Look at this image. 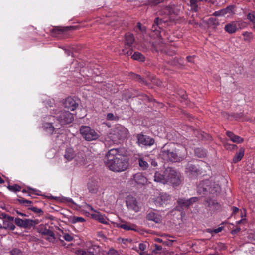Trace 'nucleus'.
<instances>
[{
    "mask_svg": "<svg viewBox=\"0 0 255 255\" xmlns=\"http://www.w3.org/2000/svg\"><path fill=\"white\" fill-rule=\"evenodd\" d=\"M212 186V181L209 180L203 181L200 182L198 187V192L199 194H206L209 193L210 187Z\"/></svg>",
    "mask_w": 255,
    "mask_h": 255,
    "instance_id": "nucleus-10",
    "label": "nucleus"
},
{
    "mask_svg": "<svg viewBox=\"0 0 255 255\" xmlns=\"http://www.w3.org/2000/svg\"><path fill=\"white\" fill-rule=\"evenodd\" d=\"M224 146L227 150H234L237 148V146L236 145L231 144L228 143H224Z\"/></svg>",
    "mask_w": 255,
    "mask_h": 255,
    "instance_id": "nucleus-42",
    "label": "nucleus"
},
{
    "mask_svg": "<svg viewBox=\"0 0 255 255\" xmlns=\"http://www.w3.org/2000/svg\"><path fill=\"white\" fill-rule=\"evenodd\" d=\"M247 19L251 22L254 25H255V12L252 11L249 13L247 15Z\"/></svg>",
    "mask_w": 255,
    "mask_h": 255,
    "instance_id": "nucleus-33",
    "label": "nucleus"
},
{
    "mask_svg": "<svg viewBox=\"0 0 255 255\" xmlns=\"http://www.w3.org/2000/svg\"><path fill=\"white\" fill-rule=\"evenodd\" d=\"M38 223L37 220H33L30 219H26L23 220V227L26 228L33 227Z\"/></svg>",
    "mask_w": 255,
    "mask_h": 255,
    "instance_id": "nucleus-27",
    "label": "nucleus"
},
{
    "mask_svg": "<svg viewBox=\"0 0 255 255\" xmlns=\"http://www.w3.org/2000/svg\"><path fill=\"white\" fill-rule=\"evenodd\" d=\"M86 249L87 255H102L101 248L98 245L90 244L88 246L87 244L86 245Z\"/></svg>",
    "mask_w": 255,
    "mask_h": 255,
    "instance_id": "nucleus-11",
    "label": "nucleus"
},
{
    "mask_svg": "<svg viewBox=\"0 0 255 255\" xmlns=\"http://www.w3.org/2000/svg\"><path fill=\"white\" fill-rule=\"evenodd\" d=\"M30 209L32 211H33L36 213H40V212H42V210L41 209H39V208H37L36 207H32V208H31Z\"/></svg>",
    "mask_w": 255,
    "mask_h": 255,
    "instance_id": "nucleus-58",
    "label": "nucleus"
},
{
    "mask_svg": "<svg viewBox=\"0 0 255 255\" xmlns=\"http://www.w3.org/2000/svg\"><path fill=\"white\" fill-rule=\"evenodd\" d=\"M209 205L213 206L216 209H218L220 207V205L218 202L215 201H212L209 203Z\"/></svg>",
    "mask_w": 255,
    "mask_h": 255,
    "instance_id": "nucleus-51",
    "label": "nucleus"
},
{
    "mask_svg": "<svg viewBox=\"0 0 255 255\" xmlns=\"http://www.w3.org/2000/svg\"><path fill=\"white\" fill-rule=\"evenodd\" d=\"M137 27L141 32H145L146 30L145 27H142L140 23H138Z\"/></svg>",
    "mask_w": 255,
    "mask_h": 255,
    "instance_id": "nucleus-55",
    "label": "nucleus"
},
{
    "mask_svg": "<svg viewBox=\"0 0 255 255\" xmlns=\"http://www.w3.org/2000/svg\"><path fill=\"white\" fill-rule=\"evenodd\" d=\"M223 227H219V228L214 229V230L211 229H206V232H208V233H210L211 234H213V233L216 234V233H218L221 232L222 230H223Z\"/></svg>",
    "mask_w": 255,
    "mask_h": 255,
    "instance_id": "nucleus-39",
    "label": "nucleus"
},
{
    "mask_svg": "<svg viewBox=\"0 0 255 255\" xmlns=\"http://www.w3.org/2000/svg\"><path fill=\"white\" fill-rule=\"evenodd\" d=\"M132 58L134 60H138L141 62L145 60L144 56L139 52H135L132 56Z\"/></svg>",
    "mask_w": 255,
    "mask_h": 255,
    "instance_id": "nucleus-31",
    "label": "nucleus"
},
{
    "mask_svg": "<svg viewBox=\"0 0 255 255\" xmlns=\"http://www.w3.org/2000/svg\"><path fill=\"white\" fill-rule=\"evenodd\" d=\"M218 247L220 250H224L226 248L225 245L222 243H219L218 244Z\"/></svg>",
    "mask_w": 255,
    "mask_h": 255,
    "instance_id": "nucleus-56",
    "label": "nucleus"
},
{
    "mask_svg": "<svg viewBox=\"0 0 255 255\" xmlns=\"http://www.w3.org/2000/svg\"><path fill=\"white\" fill-rule=\"evenodd\" d=\"M177 202L178 204L182 207H188L189 206V203L188 202V200L181 198L179 199Z\"/></svg>",
    "mask_w": 255,
    "mask_h": 255,
    "instance_id": "nucleus-34",
    "label": "nucleus"
},
{
    "mask_svg": "<svg viewBox=\"0 0 255 255\" xmlns=\"http://www.w3.org/2000/svg\"><path fill=\"white\" fill-rule=\"evenodd\" d=\"M126 205L128 208L136 212L139 211V206L135 197L131 195L128 196L126 200Z\"/></svg>",
    "mask_w": 255,
    "mask_h": 255,
    "instance_id": "nucleus-8",
    "label": "nucleus"
},
{
    "mask_svg": "<svg viewBox=\"0 0 255 255\" xmlns=\"http://www.w3.org/2000/svg\"><path fill=\"white\" fill-rule=\"evenodd\" d=\"M48 235L49 242H52L57 245H59L63 242V240L59 239V238L55 237L54 233L50 229H49Z\"/></svg>",
    "mask_w": 255,
    "mask_h": 255,
    "instance_id": "nucleus-22",
    "label": "nucleus"
},
{
    "mask_svg": "<svg viewBox=\"0 0 255 255\" xmlns=\"http://www.w3.org/2000/svg\"><path fill=\"white\" fill-rule=\"evenodd\" d=\"M85 221V219L81 217H77V216H74L71 217L69 218V222L73 224H75L77 222H84Z\"/></svg>",
    "mask_w": 255,
    "mask_h": 255,
    "instance_id": "nucleus-30",
    "label": "nucleus"
},
{
    "mask_svg": "<svg viewBox=\"0 0 255 255\" xmlns=\"http://www.w3.org/2000/svg\"><path fill=\"white\" fill-rule=\"evenodd\" d=\"M18 202L20 204L28 207L30 206L32 203V201L25 199L24 198L18 199Z\"/></svg>",
    "mask_w": 255,
    "mask_h": 255,
    "instance_id": "nucleus-37",
    "label": "nucleus"
},
{
    "mask_svg": "<svg viewBox=\"0 0 255 255\" xmlns=\"http://www.w3.org/2000/svg\"><path fill=\"white\" fill-rule=\"evenodd\" d=\"M194 56H188L186 57V59L189 62L193 63L194 61L193 59L194 58Z\"/></svg>",
    "mask_w": 255,
    "mask_h": 255,
    "instance_id": "nucleus-59",
    "label": "nucleus"
},
{
    "mask_svg": "<svg viewBox=\"0 0 255 255\" xmlns=\"http://www.w3.org/2000/svg\"><path fill=\"white\" fill-rule=\"evenodd\" d=\"M75 254L77 255H87V252L86 248L84 250L79 249L76 250Z\"/></svg>",
    "mask_w": 255,
    "mask_h": 255,
    "instance_id": "nucleus-45",
    "label": "nucleus"
},
{
    "mask_svg": "<svg viewBox=\"0 0 255 255\" xmlns=\"http://www.w3.org/2000/svg\"><path fill=\"white\" fill-rule=\"evenodd\" d=\"M28 189L31 191L30 193H34L36 195H39V193H38V191H37V190L29 187L28 188Z\"/></svg>",
    "mask_w": 255,
    "mask_h": 255,
    "instance_id": "nucleus-60",
    "label": "nucleus"
},
{
    "mask_svg": "<svg viewBox=\"0 0 255 255\" xmlns=\"http://www.w3.org/2000/svg\"><path fill=\"white\" fill-rule=\"evenodd\" d=\"M163 23V20L159 17H156L154 21L151 30L153 32H155L157 36L160 35L161 26L162 25Z\"/></svg>",
    "mask_w": 255,
    "mask_h": 255,
    "instance_id": "nucleus-14",
    "label": "nucleus"
},
{
    "mask_svg": "<svg viewBox=\"0 0 255 255\" xmlns=\"http://www.w3.org/2000/svg\"><path fill=\"white\" fill-rule=\"evenodd\" d=\"M133 179L139 185H143L147 182V178L141 173H137L133 176Z\"/></svg>",
    "mask_w": 255,
    "mask_h": 255,
    "instance_id": "nucleus-18",
    "label": "nucleus"
},
{
    "mask_svg": "<svg viewBox=\"0 0 255 255\" xmlns=\"http://www.w3.org/2000/svg\"><path fill=\"white\" fill-rule=\"evenodd\" d=\"M233 9L232 6H228L226 8L215 12L213 15L215 16H225L227 13H232Z\"/></svg>",
    "mask_w": 255,
    "mask_h": 255,
    "instance_id": "nucleus-21",
    "label": "nucleus"
},
{
    "mask_svg": "<svg viewBox=\"0 0 255 255\" xmlns=\"http://www.w3.org/2000/svg\"><path fill=\"white\" fill-rule=\"evenodd\" d=\"M120 228L124 229L126 230H133V228L130 227L129 225L127 224H123L120 225Z\"/></svg>",
    "mask_w": 255,
    "mask_h": 255,
    "instance_id": "nucleus-49",
    "label": "nucleus"
},
{
    "mask_svg": "<svg viewBox=\"0 0 255 255\" xmlns=\"http://www.w3.org/2000/svg\"><path fill=\"white\" fill-rule=\"evenodd\" d=\"M244 148H241L240 149L238 152H237L233 158V162L236 163L240 161L243 157L244 155Z\"/></svg>",
    "mask_w": 255,
    "mask_h": 255,
    "instance_id": "nucleus-25",
    "label": "nucleus"
},
{
    "mask_svg": "<svg viewBox=\"0 0 255 255\" xmlns=\"http://www.w3.org/2000/svg\"><path fill=\"white\" fill-rule=\"evenodd\" d=\"M195 153L199 157H204L206 155V151L200 148L196 149L195 150Z\"/></svg>",
    "mask_w": 255,
    "mask_h": 255,
    "instance_id": "nucleus-32",
    "label": "nucleus"
},
{
    "mask_svg": "<svg viewBox=\"0 0 255 255\" xmlns=\"http://www.w3.org/2000/svg\"><path fill=\"white\" fill-rule=\"evenodd\" d=\"M146 245L143 243H140L139 245V248L142 251H144L146 249Z\"/></svg>",
    "mask_w": 255,
    "mask_h": 255,
    "instance_id": "nucleus-53",
    "label": "nucleus"
},
{
    "mask_svg": "<svg viewBox=\"0 0 255 255\" xmlns=\"http://www.w3.org/2000/svg\"><path fill=\"white\" fill-rule=\"evenodd\" d=\"M154 181L157 183L165 184L167 183V179L164 176V172L161 174L158 171H156L154 175Z\"/></svg>",
    "mask_w": 255,
    "mask_h": 255,
    "instance_id": "nucleus-19",
    "label": "nucleus"
},
{
    "mask_svg": "<svg viewBox=\"0 0 255 255\" xmlns=\"http://www.w3.org/2000/svg\"><path fill=\"white\" fill-rule=\"evenodd\" d=\"M160 155L166 160L173 162H181L186 157V151L184 148L182 150L176 149L172 143L167 144L161 148Z\"/></svg>",
    "mask_w": 255,
    "mask_h": 255,
    "instance_id": "nucleus-2",
    "label": "nucleus"
},
{
    "mask_svg": "<svg viewBox=\"0 0 255 255\" xmlns=\"http://www.w3.org/2000/svg\"><path fill=\"white\" fill-rule=\"evenodd\" d=\"M80 133L82 137L88 141L96 140L99 137V135L87 126H82L80 128Z\"/></svg>",
    "mask_w": 255,
    "mask_h": 255,
    "instance_id": "nucleus-3",
    "label": "nucleus"
},
{
    "mask_svg": "<svg viewBox=\"0 0 255 255\" xmlns=\"http://www.w3.org/2000/svg\"><path fill=\"white\" fill-rule=\"evenodd\" d=\"M146 219L149 221H153L156 223H159L162 221L161 216L152 211L147 214L146 215Z\"/></svg>",
    "mask_w": 255,
    "mask_h": 255,
    "instance_id": "nucleus-17",
    "label": "nucleus"
},
{
    "mask_svg": "<svg viewBox=\"0 0 255 255\" xmlns=\"http://www.w3.org/2000/svg\"><path fill=\"white\" fill-rule=\"evenodd\" d=\"M138 164L143 170H146L149 166L148 163L142 158L138 159Z\"/></svg>",
    "mask_w": 255,
    "mask_h": 255,
    "instance_id": "nucleus-29",
    "label": "nucleus"
},
{
    "mask_svg": "<svg viewBox=\"0 0 255 255\" xmlns=\"http://www.w3.org/2000/svg\"><path fill=\"white\" fill-rule=\"evenodd\" d=\"M150 163H151V164L153 166H154V167H155V166H156L157 165V162H156L155 160H154V159H151V162H150Z\"/></svg>",
    "mask_w": 255,
    "mask_h": 255,
    "instance_id": "nucleus-63",
    "label": "nucleus"
},
{
    "mask_svg": "<svg viewBox=\"0 0 255 255\" xmlns=\"http://www.w3.org/2000/svg\"><path fill=\"white\" fill-rule=\"evenodd\" d=\"M134 79L135 80L138 81L139 82L143 84L144 85H147L148 83L147 82L145 81L140 75H137V74H134V76L133 77Z\"/></svg>",
    "mask_w": 255,
    "mask_h": 255,
    "instance_id": "nucleus-35",
    "label": "nucleus"
},
{
    "mask_svg": "<svg viewBox=\"0 0 255 255\" xmlns=\"http://www.w3.org/2000/svg\"><path fill=\"white\" fill-rule=\"evenodd\" d=\"M50 125V126H49L48 129H49V132H53L55 129H59L60 127L58 126L57 125H55V126L54 125V123L52 122L49 123V125Z\"/></svg>",
    "mask_w": 255,
    "mask_h": 255,
    "instance_id": "nucleus-43",
    "label": "nucleus"
},
{
    "mask_svg": "<svg viewBox=\"0 0 255 255\" xmlns=\"http://www.w3.org/2000/svg\"><path fill=\"white\" fill-rule=\"evenodd\" d=\"M15 228V226L14 224L9 221H4L3 225H2V227L0 229H9L10 230H13Z\"/></svg>",
    "mask_w": 255,
    "mask_h": 255,
    "instance_id": "nucleus-28",
    "label": "nucleus"
},
{
    "mask_svg": "<svg viewBox=\"0 0 255 255\" xmlns=\"http://www.w3.org/2000/svg\"><path fill=\"white\" fill-rule=\"evenodd\" d=\"M198 199L197 197H192L188 199V202L189 203V206L192 204L193 203L196 202L198 201Z\"/></svg>",
    "mask_w": 255,
    "mask_h": 255,
    "instance_id": "nucleus-52",
    "label": "nucleus"
},
{
    "mask_svg": "<svg viewBox=\"0 0 255 255\" xmlns=\"http://www.w3.org/2000/svg\"><path fill=\"white\" fill-rule=\"evenodd\" d=\"M240 25V22H232L226 24L225 26V30L229 34L236 32L238 29V26Z\"/></svg>",
    "mask_w": 255,
    "mask_h": 255,
    "instance_id": "nucleus-16",
    "label": "nucleus"
},
{
    "mask_svg": "<svg viewBox=\"0 0 255 255\" xmlns=\"http://www.w3.org/2000/svg\"><path fill=\"white\" fill-rule=\"evenodd\" d=\"M164 172V176L167 179V183L169 182L173 186H178L180 183V178L177 172L171 167L167 168Z\"/></svg>",
    "mask_w": 255,
    "mask_h": 255,
    "instance_id": "nucleus-4",
    "label": "nucleus"
},
{
    "mask_svg": "<svg viewBox=\"0 0 255 255\" xmlns=\"http://www.w3.org/2000/svg\"><path fill=\"white\" fill-rule=\"evenodd\" d=\"M136 138L137 139V143L140 146H150L154 143L153 138L142 134H137Z\"/></svg>",
    "mask_w": 255,
    "mask_h": 255,
    "instance_id": "nucleus-6",
    "label": "nucleus"
},
{
    "mask_svg": "<svg viewBox=\"0 0 255 255\" xmlns=\"http://www.w3.org/2000/svg\"><path fill=\"white\" fill-rule=\"evenodd\" d=\"M135 39L132 34L128 33L125 35V44L126 45L130 47L134 42Z\"/></svg>",
    "mask_w": 255,
    "mask_h": 255,
    "instance_id": "nucleus-26",
    "label": "nucleus"
},
{
    "mask_svg": "<svg viewBox=\"0 0 255 255\" xmlns=\"http://www.w3.org/2000/svg\"><path fill=\"white\" fill-rule=\"evenodd\" d=\"M128 130L124 127L118 125L114 129V134L119 140L126 138L128 135Z\"/></svg>",
    "mask_w": 255,
    "mask_h": 255,
    "instance_id": "nucleus-9",
    "label": "nucleus"
},
{
    "mask_svg": "<svg viewBox=\"0 0 255 255\" xmlns=\"http://www.w3.org/2000/svg\"><path fill=\"white\" fill-rule=\"evenodd\" d=\"M188 23L189 24L192 25L194 27H197L199 25L198 22L195 19L193 15L188 20Z\"/></svg>",
    "mask_w": 255,
    "mask_h": 255,
    "instance_id": "nucleus-38",
    "label": "nucleus"
},
{
    "mask_svg": "<svg viewBox=\"0 0 255 255\" xmlns=\"http://www.w3.org/2000/svg\"><path fill=\"white\" fill-rule=\"evenodd\" d=\"M114 115L112 113H108L107 114V119L109 120H112L113 119Z\"/></svg>",
    "mask_w": 255,
    "mask_h": 255,
    "instance_id": "nucleus-64",
    "label": "nucleus"
},
{
    "mask_svg": "<svg viewBox=\"0 0 255 255\" xmlns=\"http://www.w3.org/2000/svg\"><path fill=\"white\" fill-rule=\"evenodd\" d=\"M39 232L43 235L48 234V230L46 225H40L38 228Z\"/></svg>",
    "mask_w": 255,
    "mask_h": 255,
    "instance_id": "nucleus-36",
    "label": "nucleus"
},
{
    "mask_svg": "<svg viewBox=\"0 0 255 255\" xmlns=\"http://www.w3.org/2000/svg\"><path fill=\"white\" fill-rule=\"evenodd\" d=\"M185 172L188 174L189 175L191 176H197V175L201 174L202 172L201 170L197 168L195 165L188 164L185 168Z\"/></svg>",
    "mask_w": 255,
    "mask_h": 255,
    "instance_id": "nucleus-12",
    "label": "nucleus"
},
{
    "mask_svg": "<svg viewBox=\"0 0 255 255\" xmlns=\"http://www.w3.org/2000/svg\"><path fill=\"white\" fill-rule=\"evenodd\" d=\"M105 166L114 172L126 171L129 167V159L124 149L112 148L106 154L104 158Z\"/></svg>",
    "mask_w": 255,
    "mask_h": 255,
    "instance_id": "nucleus-1",
    "label": "nucleus"
},
{
    "mask_svg": "<svg viewBox=\"0 0 255 255\" xmlns=\"http://www.w3.org/2000/svg\"><path fill=\"white\" fill-rule=\"evenodd\" d=\"M11 255H22V252L19 249H13L11 251Z\"/></svg>",
    "mask_w": 255,
    "mask_h": 255,
    "instance_id": "nucleus-47",
    "label": "nucleus"
},
{
    "mask_svg": "<svg viewBox=\"0 0 255 255\" xmlns=\"http://www.w3.org/2000/svg\"><path fill=\"white\" fill-rule=\"evenodd\" d=\"M63 238L67 241H71L73 239V237L72 236L67 233L64 235Z\"/></svg>",
    "mask_w": 255,
    "mask_h": 255,
    "instance_id": "nucleus-50",
    "label": "nucleus"
},
{
    "mask_svg": "<svg viewBox=\"0 0 255 255\" xmlns=\"http://www.w3.org/2000/svg\"><path fill=\"white\" fill-rule=\"evenodd\" d=\"M170 200V196L167 193H162L153 198V202L157 207L160 208L166 205Z\"/></svg>",
    "mask_w": 255,
    "mask_h": 255,
    "instance_id": "nucleus-7",
    "label": "nucleus"
},
{
    "mask_svg": "<svg viewBox=\"0 0 255 255\" xmlns=\"http://www.w3.org/2000/svg\"><path fill=\"white\" fill-rule=\"evenodd\" d=\"M50 110L51 115L49 116L50 117H54L55 115H57V114H59V113L58 112V109L57 108H56V109L54 108L52 106H50Z\"/></svg>",
    "mask_w": 255,
    "mask_h": 255,
    "instance_id": "nucleus-44",
    "label": "nucleus"
},
{
    "mask_svg": "<svg viewBox=\"0 0 255 255\" xmlns=\"http://www.w3.org/2000/svg\"><path fill=\"white\" fill-rule=\"evenodd\" d=\"M183 93V94L181 95V97L182 98V100H181V101H185L186 100V98H187V96H186V94H185V92L183 91L182 92Z\"/></svg>",
    "mask_w": 255,
    "mask_h": 255,
    "instance_id": "nucleus-62",
    "label": "nucleus"
},
{
    "mask_svg": "<svg viewBox=\"0 0 255 255\" xmlns=\"http://www.w3.org/2000/svg\"><path fill=\"white\" fill-rule=\"evenodd\" d=\"M8 189L11 191H19L21 190V187L18 185H9L8 186Z\"/></svg>",
    "mask_w": 255,
    "mask_h": 255,
    "instance_id": "nucleus-40",
    "label": "nucleus"
},
{
    "mask_svg": "<svg viewBox=\"0 0 255 255\" xmlns=\"http://www.w3.org/2000/svg\"><path fill=\"white\" fill-rule=\"evenodd\" d=\"M226 135L229 137L230 139L234 143H241L244 141V139L243 138L239 136L235 135L231 131H227Z\"/></svg>",
    "mask_w": 255,
    "mask_h": 255,
    "instance_id": "nucleus-20",
    "label": "nucleus"
},
{
    "mask_svg": "<svg viewBox=\"0 0 255 255\" xmlns=\"http://www.w3.org/2000/svg\"><path fill=\"white\" fill-rule=\"evenodd\" d=\"M56 118L60 125L70 124L74 119L73 114L66 111H61Z\"/></svg>",
    "mask_w": 255,
    "mask_h": 255,
    "instance_id": "nucleus-5",
    "label": "nucleus"
},
{
    "mask_svg": "<svg viewBox=\"0 0 255 255\" xmlns=\"http://www.w3.org/2000/svg\"><path fill=\"white\" fill-rule=\"evenodd\" d=\"M64 106L71 111L75 110L78 106V104L76 102L74 98L68 97L65 99L64 103Z\"/></svg>",
    "mask_w": 255,
    "mask_h": 255,
    "instance_id": "nucleus-13",
    "label": "nucleus"
},
{
    "mask_svg": "<svg viewBox=\"0 0 255 255\" xmlns=\"http://www.w3.org/2000/svg\"><path fill=\"white\" fill-rule=\"evenodd\" d=\"M240 230H241L240 228H239V227H237V228H236L235 229H234V230H232V231H231V233H232V234H236L237 233H238V232H240Z\"/></svg>",
    "mask_w": 255,
    "mask_h": 255,
    "instance_id": "nucleus-61",
    "label": "nucleus"
},
{
    "mask_svg": "<svg viewBox=\"0 0 255 255\" xmlns=\"http://www.w3.org/2000/svg\"><path fill=\"white\" fill-rule=\"evenodd\" d=\"M209 21L213 23V24L214 25H219V22L218 21H217V20L215 18H210L209 19Z\"/></svg>",
    "mask_w": 255,
    "mask_h": 255,
    "instance_id": "nucleus-57",
    "label": "nucleus"
},
{
    "mask_svg": "<svg viewBox=\"0 0 255 255\" xmlns=\"http://www.w3.org/2000/svg\"><path fill=\"white\" fill-rule=\"evenodd\" d=\"M95 215H96V217H97V219L101 223H103V224H107V221L105 219V218H104V216H103L102 215L100 214L99 213H97L96 214H95Z\"/></svg>",
    "mask_w": 255,
    "mask_h": 255,
    "instance_id": "nucleus-41",
    "label": "nucleus"
},
{
    "mask_svg": "<svg viewBox=\"0 0 255 255\" xmlns=\"http://www.w3.org/2000/svg\"><path fill=\"white\" fill-rule=\"evenodd\" d=\"M75 156V153L74 150L71 148H68L66 149L65 153L64 155V157L68 161L71 160L73 159Z\"/></svg>",
    "mask_w": 255,
    "mask_h": 255,
    "instance_id": "nucleus-24",
    "label": "nucleus"
},
{
    "mask_svg": "<svg viewBox=\"0 0 255 255\" xmlns=\"http://www.w3.org/2000/svg\"><path fill=\"white\" fill-rule=\"evenodd\" d=\"M209 193L212 194H217L220 193L221 188L220 186L214 182L212 181V186L210 187Z\"/></svg>",
    "mask_w": 255,
    "mask_h": 255,
    "instance_id": "nucleus-23",
    "label": "nucleus"
},
{
    "mask_svg": "<svg viewBox=\"0 0 255 255\" xmlns=\"http://www.w3.org/2000/svg\"><path fill=\"white\" fill-rule=\"evenodd\" d=\"M123 52L125 55H130L132 53V51H131V49H129L128 50H127V49H123Z\"/></svg>",
    "mask_w": 255,
    "mask_h": 255,
    "instance_id": "nucleus-54",
    "label": "nucleus"
},
{
    "mask_svg": "<svg viewBox=\"0 0 255 255\" xmlns=\"http://www.w3.org/2000/svg\"><path fill=\"white\" fill-rule=\"evenodd\" d=\"M88 189L89 191L92 193H97L99 188V184L98 181L95 179H91L88 182Z\"/></svg>",
    "mask_w": 255,
    "mask_h": 255,
    "instance_id": "nucleus-15",
    "label": "nucleus"
},
{
    "mask_svg": "<svg viewBox=\"0 0 255 255\" xmlns=\"http://www.w3.org/2000/svg\"><path fill=\"white\" fill-rule=\"evenodd\" d=\"M15 223L18 226L23 227V220L19 218H16L14 220Z\"/></svg>",
    "mask_w": 255,
    "mask_h": 255,
    "instance_id": "nucleus-46",
    "label": "nucleus"
},
{
    "mask_svg": "<svg viewBox=\"0 0 255 255\" xmlns=\"http://www.w3.org/2000/svg\"><path fill=\"white\" fill-rule=\"evenodd\" d=\"M248 238L251 241H255V231H252L249 233Z\"/></svg>",
    "mask_w": 255,
    "mask_h": 255,
    "instance_id": "nucleus-48",
    "label": "nucleus"
}]
</instances>
